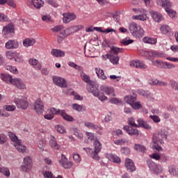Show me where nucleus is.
<instances>
[{"label": "nucleus", "mask_w": 178, "mask_h": 178, "mask_svg": "<svg viewBox=\"0 0 178 178\" xmlns=\"http://www.w3.org/2000/svg\"><path fill=\"white\" fill-rule=\"evenodd\" d=\"M81 77L83 82L88 83V86H86L88 92H90L92 95L97 97V99L101 102L107 100V97L104 95L103 93L99 92L97 85L92 83L89 76L84 74V72H81Z\"/></svg>", "instance_id": "nucleus-1"}, {"label": "nucleus", "mask_w": 178, "mask_h": 178, "mask_svg": "<svg viewBox=\"0 0 178 178\" xmlns=\"http://www.w3.org/2000/svg\"><path fill=\"white\" fill-rule=\"evenodd\" d=\"M168 138V131L164 129H161L158 133L153 134V148L156 151H162L163 148L161 147V145H163L164 142L163 140Z\"/></svg>", "instance_id": "nucleus-2"}, {"label": "nucleus", "mask_w": 178, "mask_h": 178, "mask_svg": "<svg viewBox=\"0 0 178 178\" xmlns=\"http://www.w3.org/2000/svg\"><path fill=\"white\" fill-rule=\"evenodd\" d=\"M55 115H60L64 120L68 122H73V117L65 113V111H60L59 109L51 108L47 111V114L44 115V119L47 120H52Z\"/></svg>", "instance_id": "nucleus-3"}, {"label": "nucleus", "mask_w": 178, "mask_h": 178, "mask_svg": "<svg viewBox=\"0 0 178 178\" xmlns=\"http://www.w3.org/2000/svg\"><path fill=\"white\" fill-rule=\"evenodd\" d=\"M156 5L164 8V9L166 10V13L169 15V17H176V11L169 8L172 4H170V1L168 0H156Z\"/></svg>", "instance_id": "nucleus-4"}, {"label": "nucleus", "mask_w": 178, "mask_h": 178, "mask_svg": "<svg viewBox=\"0 0 178 178\" xmlns=\"http://www.w3.org/2000/svg\"><path fill=\"white\" fill-rule=\"evenodd\" d=\"M130 34L135 37H143L144 31L140 27V25L136 24L135 22L130 23L129 24V29Z\"/></svg>", "instance_id": "nucleus-5"}, {"label": "nucleus", "mask_w": 178, "mask_h": 178, "mask_svg": "<svg viewBox=\"0 0 178 178\" xmlns=\"http://www.w3.org/2000/svg\"><path fill=\"white\" fill-rule=\"evenodd\" d=\"M102 148V146L101 145V143L96 140L95 141V150H92V149L90 148H85V151H86L88 154H90L92 159L99 160V156H97V154L101 152Z\"/></svg>", "instance_id": "nucleus-6"}, {"label": "nucleus", "mask_w": 178, "mask_h": 178, "mask_svg": "<svg viewBox=\"0 0 178 178\" xmlns=\"http://www.w3.org/2000/svg\"><path fill=\"white\" fill-rule=\"evenodd\" d=\"M8 137H10V139L13 143H15V147L17 151L19 153H24V152H26V146L21 144L19 139H17V137L15 134L11 132L8 133Z\"/></svg>", "instance_id": "nucleus-7"}, {"label": "nucleus", "mask_w": 178, "mask_h": 178, "mask_svg": "<svg viewBox=\"0 0 178 178\" xmlns=\"http://www.w3.org/2000/svg\"><path fill=\"white\" fill-rule=\"evenodd\" d=\"M83 29V25H75L73 26H70L66 29L63 30L62 32H60V35H63L64 37H68L70 35L79 31Z\"/></svg>", "instance_id": "nucleus-8"}, {"label": "nucleus", "mask_w": 178, "mask_h": 178, "mask_svg": "<svg viewBox=\"0 0 178 178\" xmlns=\"http://www.w3.org/2000/svg\"><path fill=\"white\" fill-rule=\"evenodd\" d=\"M32 169V160L31 157L26 156L23 159V164L21 165V171L27 172L31 171Z\"/></svg>", "instance_id": "nucleus-9"}, {"label": "nucleus", "mask_w": 178, "mask_h": 178, "mask_svg": "<svg viewBox=\"0 0 178 178\" xmlns=\"http://www.w3.org/2000/svg\"><path fill=\"white\" fill-rule=\"evenodd\" d=\"M13 33H15V26L12 24L5 26L1 30V34L5 38H10Z\"/></svg>", "instance_id": "nucleus-10"}, {"label": "nucleus", "mask_w": 178, "mask_h": 178, "mask_svg": "<svg viewBox=\"0 0 178 178\" xmlns=\"http://www.w3.org/2000/svg\"><path fill=\"white\" fill-rule=\"evenodd\" d=\"M14 102L16 105L15 106L18 107V108L26 110L27 108V106H29V103H27V100H26V99L23 97L15 98Z\"/></svg>", "instance_id": "nucleus-11"}, {"label": "nucleus", "mask_w": 178, "mask_h": 178, "mask_svg": "<svg viewBox=\"0 0 178 178\" xmlns=\"http://www.w3.org/2000/svg\"><path fill=\"white\" fill-rule=\"evenodd\" d=\"M143 56H145V57L146 58H164V54L156 51H143Z\"/></svg>", "instance_id": "nucleus-12"}, {"label": "nucleus", "mask_w": 178, "mask_h": 178, "mask_svg": "<svg viewBox=\"0 0 178 178\" xmlns=\"http://www.w3.org/2000/svg\"><path fill=\"white\" fill-rule=\"evenodd\" d=\"M52 81L54 82V84H55V86H57L62 88H67V81H65L63 78H61L59 76H53Z\"/></svg>", "instance_id": "nucleus-13"}, {"label": "nucleus", "mask_w": 178, "mask_h": 178, "mask_svg": "<svg viewBox=\"0 0 178 178\" xmlns=\"http://www.w3.org/2000/svg\"><path fill=\"white\" fill-rule=\"evenodd\" d=\"M129 65L130 67L140 70H146L148 68V66H147L143 61L139 60L130 61Z\"/></svg>", "instance_id": "nucleus-14"}, {"label": "nucleus", "mask_w": 178, "mask_h": 178, "mask_svg": "<svg viewBox=\"0 0 178 178\" xmlns=\"http://www.w3.org/2000/svg\"><path fill=\"white\" fill-rule=\"evenodd\" d=\"M58 162L60 165H62L65 169H70L73 166V162L68 161L67 157H65L63 155H62V159Z\"/></svg>", "instance_id": "nucleus-15"}, {"label": "nucleus", "mask_w": 178, "mask_h": 178, "mask_svg": "<svg viewBox=\"0 0 178 178\" xmlns=\"http://www.w3.org/2000/svg\"><path fill=\"white\" fill-rule=\"evenodd\" d=\"M136 123H138V124H136V125H130V126H132V127H135V128L142 127L146 130L151 129V127L148 124H147L146 122H145V120L142 118L136 120Z\"/></svg>", "instance_id": "nucleus-16"}, {"label": "nucleus", "mask_w": 178, "mask_h": 178, "mask_svg": "<svg viewBox=\"0 0 178 178\" xmlns=\"http://www.w3.org/2000/svg\"><path fill=\"white\" fill-rule=\"evenodd\" d=\"M34 111L38 114L42 113L44 112V103L40 99H38L34 102Z\"/></svg>", "instance_id": "nucleus-17"}, {"label": "nucleus", "mask_w": 178, "mask_h": 178, "mask_svg": "<svg viewBox=\"0 0 178 178\" xmlns=\"http://www.w3.org/2000/svg\"><path fill=\"white\" fill-rule=\"evenodd\" d=\"M100 90L103 94H105L107 96H109V97L115 96V92H113V88L112 87L107 86H101Z\"/></svg>", "instance_id": "nucleus-18"}, {"label": "nucleus", "mask_w": 178, "mask_h": 178, "mask_svg": "<svg viewBox=\"0 0 178 178\" xmlns=\"http://www.w3.org/2000/svg\"><path fill=\"white\" fill-rule=\"evenodd\" d=\"M148 168H149V170L154 175H159L163 172V168H161V165H156L154 163H149L148 165Z\"/></svg>", "instance_id": "nucleus-19"}, {"label": "nucleus", "mask_w": 178, "mask_h": 178, "mask_svg": "<svg viewBox=\"0 0 178 178\" xmlns=\"http://www.w3.org/2000/svg\"><path fill=\"white\" fill-rule=\"evenodd\" d=\"M19 46V44L15 40H10L5 43V48H6V49H16Z\"/></svg>", "instance_id": "nucleus-20"}, {"label": "nucleus", "mask_w": 178, "mask_h": 178, "mask_svg": "<svg viewBox=\"0 0 178 178\" xmlns=\"http://www.w3.org/2000/svg\"><path fill=\"white\" fill-rule=\"evenodd\" d=\"M6 83L7 84H11L19 90L26 89V86L24 85V83L22 82V81L15 80V81H7Z\"/></svg>", "instance_id": "nucleus-21"}, {"label": "nucleus", "mask_w": 178, "mask_h": 178, "mask_svg": "<svg viewBox=\"0 0 178 178\" xmlns=\"http://www.w3.org/2000/svg\"><path fill=\"white\" fill-rule=\"evenodd\" d=\"M76 19V15L73 13H63V23L68 24L72 21Z\"/></svg>", "instance_id": "nucleus-22"}, {"label": "nucleus", "mask_w": 178, "mask_h": 178, "mask_svg": "<svg viewBox=\"0 0 178 178\" xmlns=\"http://www.w3.org/2000/svg\"><path fill=\"white\" fill-rule=\"evenodd\" d=\"M29 65L33 66L35 70H40V69H42V65L35 58L29 59Z\"/></svg>", "instance_id": "nucleus-23"}, {"label": "nucleus", "mask_w": 178, "mask_h": 178, "mask_svg": "<svg viewBox=\"0 0 178 178\" xmlns=\"http://www.w3.org/2000/svg\"><path fill=\"white\" fill-rule=\"evenodd\" d=\"M49 145H50V148H52V149L54 150L60 149V145L57 143V140L55 139V137H54V136H50Z\"/></svg>", "instance_id": "nucleus-24"}, {"label": "nucleus", "mask_w": 178, "mask_h": 178, "mask_svg": "<svg viewBox=\"0 0 178 178\" xmlns=\"http://www.w3.org/2000/svg\"><path fill=\"white\" fill-rule=\"evenodd\" d=\"M149 15H152V17L154 22L159 23L161 21H163V15H161V13L158 12L150 10Z\"/></svg>", "instance_id": "nucleus-25"}, {"label": "nucleus", "mask_w": 178, "mask_h": 178, "mask_svg": "<svg viewBox=\"0 0 178 178\" xmlns=\"http://www.w3.org/2000/svg\"><path fill=\"white\" fill-rule=\"evenodd\" d=\"M125 168L127 170H129L130 172H135V165L134 164V161L130 159H125Z\"/></svg>", "instance_id": "nucleus-26"}, {"label": "nucleus", "mask_w": 178, "mask_h": 178, "mask_svg": "<svg viewBox=\"0 0 178 178\" xmlns=\"http://www.w3.org/2000/svg\"><path fill=\"white\" fill-rule=\"evenodd\" d=\"M124 130L130 136H138V130L130 126H124Z\"/></svg>", "instance_id": "nucleus-27"}, {"label": "nucleus", "mask_w": 178, "mask_h": 178, "mask_svg": "<svg viewBox=\"0 0 178 178\" xmlns=\"http://www.w3.org/2000/svg\"><path fill=\"white\" fill-rule=\"evenodd\" d=\"M1 80L6 82H15V81H22L19 78L13 79L10 75L8 74H1Z\"/></svg>", "instance_id": "nucleus-28"}, {"label": "nucleus", "mask_w": 178, "mask_h": 178, "mask_svg": "<svg viewBox=\"0 0 178 178\" xmlns=\"http://www.w3.org/2000/svg\"><path fill=\"white\" fill-rule=\"evenodd\" d=\"M5 56H6V58L13 60V58L22 57L16 51H8L5 53Z\"/></svg>", "instance_id": "nucleus-29"}, {"label": "nucleus", "mask_w": 178, "mask_h": 178, "mask_svg": "<svg viewBox=\"0 0 178 178\" xmlns=\"http://www.w3.org/2000/svg\"><path fill=\"white\" fill-rule=\"evenodd\" d=\"M107 159H109L111 162H113L114 163L119 164L120 163V159L119 156H117L116 155L112 154H108L106 156Z\"/></svg>", "instance_id": "nucleus-30"}, {"label": "nucleus", "mask_w": 178, "mask_h": 178, "mask_svg": "<svg viewBox=\"0 0 178 178\" xmlns=\"http://www.w3.org/2000/svg\"><path fill=\"white\" fill-rule=\"evenodd\" d=\"M85 127H88V129L92 130H99L102 131V127H99L96 124H94L92 122H85Z\"/></svg>", "instance_id": "nucleus-31"}, {"label": "nucleus", "mask_w": 178, "mask_h": 178, "mask_svg": "<svg viewBox=\"0 0 178 178\" xmlns=\"http://www.w3.org/2000/svg\"><path fill=\"white\" fill-rule=\"evenodd\" d=\"M50 54L55 58L63 57L65 56V51L58 49H52V51H50Z\"/></svg>", "instance_id": "nucleus-32"}, {"label": "nucleus", "mask_w": 178, "mask_h": 178, "mask_svg": "<svg viewBox=\"0 0 178 178\" xmlns=\"http://www.w3.org/2000/svg\"><path fill=\"white\" fill-rule=\"evenodd\" d=\"M35 44V40L32 39V38H26L23 41V45L24 47H32Z\"/></svg>", "instance_id": "nucleus-33"}, {"label": "nucleus", "mask_w": 178, "mask_h": 178, "mask_svg": "<svg viewBox=\"0 0 178 178\" xmlns=\"http://www.w3.org/2000/svg\"><path fill=\"white\" fill-rule=\"evenodd\" d=\"M166 63H168V62H163L162 60H152V65L154 67H163L164 65H166Z\"/></svg>", "instance_id": "nucleus-34"}, {"label": "nucleus", "mask_w": 178, "mask_h": 178, "mask_svg": "<svg viewBox=\"0 0 178 178\" xmlns=\"http://www.w3.org/2000/svg\"><path fill=\"white\" fill-rule=\"evenodd\" d=\"M124 100L127 104H134L136 102H136V97L135 96H125L124 98Z\"/></svg>", "instance_id": "nucleus-35"}, {"label": "nucleus", "mask_w": 178, "mask_h": 178, "mask_svg": "<svg viewBox=\"0 0 178 178\" xmlns=\"http://www.w3.org/2000/svg\"><path fill=\"white\" fill-rule=\"evenodd\" d=\"M96 74L97 75V77L102 79V80H106V79H107V77L106 76V75H104V71L102 70H101V68H96Z\"/></svg>", "instance_id": "nucleus-36"}, {"label": "nucleus", "mask_w": 178, "mask_h": 178, "mask_svg": "<svg viewBox=\"0 0 178 178\" xmlns=\"http://www.w3.org/2000/svg\"><path fill=\"white\" fill-rule=\"evenodd\" d=\"M16 108H17V106L15 105L3 106V110H5L6 112H15V111H16Z\"/></svg>", "instance_id": "nucleus-37"}, {"label": "nucleus", "mask_w": 178, "mask_h": 178, "mask_svg": "<svg viewBox=\"0 0 178 178\" xmlns=\"http://www.w3.org/2000/svg\"><path fill=\"white\" fill-rule=\"evenodd\" d=\"M143 43L145 44H156V39L155 38H151L148 37H145L143 39Z\"/></svg>", "instance_id": "nucleus-38"}, {"label": "nucleus", "mask_w": 178, "mask_h": 178, "mask_svg": "<svg viewBox=\"0 0 178 178\" xmlns=\"http://www.w3.org/2000/svg\"><path fill=\"white\" fill-rule=\"evenodd\" d=\"M42 6H44V1L41 0H34L33 7H34L35 9H40Z\"/></svg>", "instance_id": "nucleus-39"}, {"label": "nucleus", "mask_w": 178, "mask_h": 178, "mask_svg": "<svg viewBox=\"0 0 178 178\" xmlns=\"http://www.w3.org/2000/svg\"><path fill=\"white\" fill-rule=\"evenodd\" d=\"M124 51V49L112 47H111V53L114 54L115 55L118 54L119 53H122Z\"/></svg>", "instance_id": "nucleus-40"}, {"label": "nucleus", "mask_w": 178, "mask_h": 178, "mask_svg": "<svg viewBox=\"0 0 178 178\" xmlns=\"http://www.w3.org/2000/svg\"><path fill=\"white\" fill-rule=\"evenodd\" d=\"M44 178H63L62 176H57V177H54L52 172L49 171H45L43 173Z\"/></svg>", "instance_id": "nucleus-41"}, {"label": "nucleus", "mask_w": 178, "mask_h": 178, "mask_svg": "<svg viewBox=\"0 0 178 178\" xmlns=\"http://www.w3.org/2000/svg\"><path fill=\"white\" fill-rule=\"evenodd\" d=\"M169 174L175 177L178 176V169L172 166L169 167Z\"/></svg>", "instance_id": "nucleus-42"}, {"label": "nucleus", "mask_w": 178, "mask_h": 178, "mask_svg": "<svg viewBox=\"0 0 178 178\" xmlns=\"http://www.w3.org/2000/svg\"><path fill=\"white\" fill-rule=\"evenodd\" d=\"M134 149H135V150L138 151L142 153H145V151L146 150V149L145 148V146L141 145L140 144H135Z\"/></svg>", "instance_id": "nucleus-43"}, {"label": "nucleus", "mask_w": 178, "mask_h": 178, "mask_svg": "<svg viewBox=\"0 0 178 178\" xmlns=\"http://www.w3.org/2000/svg\"><path fill=\"white\" fill-rule=\"evenodd\" d=\"M159 29L163 34H167L170 31V28H169V26L168 25H163Z\"/></svg>", "instance_id": "nucleus-44"}, {"label": "nucleus", "mask_w": 178, "mask_h": 178, "mask_svg": "<svg viewBox=\"0 0 178 178\" xmlns=\"http://www.w3.org/2000/svg\"><path fill=\"white\" fill-rule=\"evenodd\" d=\"M72 108L73 109V111H76V112H81L83 106L77 104H73L72 105Z\"/></svg>", "instance_id": "nucleus-45"}, {"label": "nucleus", "mask_w": 178, "mask_h": 178, "mask_svg": "<svg viewBox=\"0 0 178 178\" xmlns=\"http://www.w3.org/2000/svg\"><path fill=\"white\" fill-rule=\"evenodd\" d=\"M5 69H6V70L10 71V72L15 74L17 72V70L16 69V67H15V66L6 65L5 67Z\"/></svg>", "instance_id": "nucleus-46"}, {"label": "nucleus", "mask_w": 178, "mask_h": 178, "mask_svg": "<svg viewBox=\"0 0 178 178\" xmlns=\"http://www.w3.org/2000/svg\"><path fill=\"white\" fill-rule=\"evenodd\" d=\"M68 66H70V67L74 68L75 70H78V72L81 71V66H79L73 62H68Z\"/></svg>", "instance_id": "nucleus-47"}, {"label": "nucleus", "mask_w": 178, "mask_h": 178, "mask_svg": "<svg viewBox=\"0 0 178 178\" xmlns=\"http://www.w3.org/2000/svg\"><path fill=\"white\" fill-rule=\"evenodd\" d=\"M0 172L5 175L6 177H10V170H8L6 168H0Z\"/></svg>", "instance_id": "nucleus-48"}, {"label": "nucleus", "mask_w": 178, "mask_h": 178, "mask_svg": "<svg viewBox=\"0 0 178 178\" xmlns=\"http://www.w3.org/2000/svg\"><path fill=\"white\" fill-rule=\"evenodd\" d=\"M134 19L138 20V21H146V15L145 14H141L140 15H135L134 16Z\"/></svg>", "instance_id": "nucleus-49"}, {"label": "nucleus", "mask_w": 178, "mask_h": 178, "mask_svg": "<svg viewBox=\"0 0 178 178\" xmlns=\"http://www.w3.org/2000/svg\"><path fill=\"white\" fill-rule=\"evenodd\" d=\"M63 30V26L62 25H57L54 26V28L50 29V31H52L54 33H58V31H60Z\"/></svg>", "instance_id": "nucleus-50"}, {"label": "nucleus", "mask_w": 178, "mask_h": 178, "mask_svg": "<svg viewBox=\"0 0 178 178\" xmlns=\"http://www.w3.org/2000/svg\"><path fill=\"white\" fill-rule=\"evenodd\" d=\"M130 105V106H132V108L135 110H138L141 108V104H140V102L136 103H127Z\"/></svg>", "instance_id": "nucleus-51"}, {"label": "nucleus", "mask_w": 178, "mask_h": 178, "mask_svg": "<svg viewBox=\"0 0 178 178\" xmlns=\"http://www.w3.org/2000/svg\"><path fill=\"white\" fill-rule=\"evenodd\" d=\"M45 2H47L50 6H52L55 8H58V3H57V1H55V0H45Z\"/></svg>", "instance_id": "nucleus-52"}, {"label": "nucleus", "mask_w": 178, "mask_h": 178, "mask_svg": "<svg viewBox=\"0 0 178 178\" xmlns=\"http://www.w3.org/2000/svg\"><path fill=\"white\" fill-rule=\"evenodd\" d=\"M73 161H75V163H79V162H81V157H79V154L73 153Z\"/></svg>", "instance_id": "nucleus-53"}, {"label": "nucleus", "mask_w": 178, "mask_h": 178, "mask_svg": "<svg viewBox=\"0 0 178 178\" xmlns=\"http://www.w3.org/2000/svg\"><path fill=\"white\" fill-rule=\"evenodd\" d=\"M55 130L57 131V132L60 133V134H65V127H63V126H60V125H57V126H55Z\"/></svg>", "instance_id": "nucleus-54"}, {"label": "nucleus", "mask_w": 178, "mask_h": 178, "mask_svg": "<svg viewBox=\"0 0 178 178\" xmlns=\"http://www.w3.org/2000/svg\"><path fill=\"white\" fill-rule=\"evenodd\" d=\"M149 119H152L154 123L158 124L161 122V119L158 115H149Z\"/></svg>", "instance_id": "nucleus-55"}, {"label": "nucleus", "mask_w": 178, "mask_h": 178, "mask_svg": "<svg viewBox=\"0 0 178 178\" xmlns=\"http://www.w3.org/2000/svg\"><path fill=\"white\" fill-rule=\"evenodd\" d=\"M120 152L124 155H129L130 154V149L129 147H122L120 149Z\"/></svg>", "instance_id": "nucleus-56"}, {"label": "nucleus", "mask_w": 178, "mask_h": 178, "mask_svg": "<svg viewBox=\"0 0 178 178\" xmlns=\"http://www.w3.org/2000/svg\"><path fill=\"white\" fill-rule=\"evenodd\" d=\"M102 60H106L107 59H111V58H119V56H113L111 54H104V55H102Z\"/></svg>", "instance_id": "nucleus-57"}, {"label": "nucleus", "mask_w": 178, "mask_h": 178, "mask_svg": "<svg viewBox=\"0 0 178 178\" xmlns=\"http://www.w3.org/2000/svg\"><path fill=\"white\" fill-rule=\"evenodd\" d=\"M166 110L168 112H172V113H176V112L177 111L176 107L172 105L168 106V107H166Z\"/></svg>", "instance_id": "nucleus-58"}, {"label": "nucleus", "mask_w": 178, "mask_h": 178, "mask_svg": "<svg viewBox=\"0 0 178 178\" xmlns=\"http://www.w3.org/2000/svg\"><path fill=\"white\" fill-rule=\"evenodd\" d=\"M111 63L113 65H117L119 64V57H112L111 58H108Z\"/></svg>", "instance_id": "nucleus-59"}, {"label": "nucleus", "mask_w": 178, "mask_h": 178, "mask_svg": "<svg viewBox=\"0 0 178 178\" xmlns=\"http://www.w3.org/2000/svg\"><path fill=\"white\" fill-rule=\"evenodd\" d=\"M7 138L5 134H0V145L5 144L6 143Z\"/></svg>", "instance_id": "nucleus-60"}, {"label": "nucleus", "mask_w": 178, "mask_h": 178, "mask_svg": "<svg viewBox=\"0 0 178 178\" xmlns=\"http://www.w3.org/2000/svg\"><path fill=\"white\" fill-rule=\"evenodd\" d=\"M149 158L154 159V161H159V159H161V156L156 153H153V154L149 155Z\"/></svg>", "instance_id": "nucleus-61"}, {"label": "nucleus", "mask_w": 178, "mask_h": 178, "mask_svg": "<svg viewBox=\"0 0 178 178\" xmlns=\"http://www.w3.org/2000/svg\"><path fill=\"white\" fill-rule=\"evenodd\" d=\"M0 22H8V17L5 14L0 13Z\"/></svg>", "instance_id": "nucleus-62"}, {"label": "nucleus", "mask_w": 178, "mask_h": 178, "mask_svg": "<svg viewBox=\"0 0 178 178\" xmlns=\"http://www.w3.org/2000/svg\"><path fill=\"white\" fill-rule=\"evenodd\" d=\"M51 19H52V17H51L50 15H45L42 16V21L45 22H50Z\"/></svg>", "instance_id": "nucleus-63"}, {"label": "nucleus", "mask_w": 178, "mask_h": 178, "mask_svg": "<svg viewBox=\"0 0 178 178\" xmlns=\"http://www.w3.org/2000/svg\"><path fill=\"white\" fill-rule=\"evenodd\" d=\"M171 87L172 89L178 90V83L175 81H171Z\"/></svg>", "instance_id": "nucleus-64"}]
</instances>
